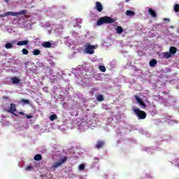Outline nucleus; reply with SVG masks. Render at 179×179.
Instances as JSON below:
<instances>
[{"label": "nucleus", "instance_id": "19", "mask_svg": "<svg viewBox=\"0 0 179 179\" xmlns=\"http://www.w3.org/2000/svg\"><path fill=\"white\" fill-rule=\"evenodd\" d=\"M150 66H155L157 64V60L153 59L150 61Z\"/></svg>", "mask_w": 179, "mask_h": 179}, {"label": "nucleus", "instance_id": "5", "mask_svg": "<svg viewBox=\"0 0 179 179\" xmlns=\"http://www.w3.org/2000/svg\"><path fill=\"white\" fill-rule=\"evenodd\" d=\"M106 142L104 141L99 140L96 142V144L95 145V149H102V148H104Z\"/></svg>", "mask_w": 179, "mask_h": 179}, {"label": "nucleus", "instance_id": "25", "mask_svg": "<svg viewBox=\"0 0 179 179\" xmlns=\"http://www.w3.org/2000/svg\"><path fill=\"white\" fill-rule=\"evenodd\" d=\"M57 118H58V116H57L55 114H53L50 117V121H54V120H57Z\"/></svg>", "mask_w": 179, "mask_h": 179}, {"label": "nucleus", "instance_id": "3", "mask_svg": "<svg viewBox=\"0 0 179 179\" xmlns=\"http://www.w3.org/2000/svg\"><path fill=\"white\" fill-rule=\"evenodd\" d=\"M95 48L96 47L94 45H92L89 43L85 44V52L87 54H90V55H92V54H94Z\"/></svg>", "mask_w": 179, "mask_h": 179}, {"label": "nucleus", "instance_id": "1", "mask_svg": "<svg viewBox=\"0 0 179 179\" xmlns=\"http://www.w3.org/2000/svg\"><path fill=\"white\" fill-rule=\"evenodd\" d=\"M114 22H115V20H114V19L111 18V17H108V16H104V17H100L97 22H96V24L97 26H101V24H110L111 23H114Z\"/></svg>", "mask_w": 179, "mask_h": 179}, {"label": "nucleus", "instance_id": "29", "mask_svg": "<svg viewBox=\"0 0 179 179\" xmlns=\"http://www.w3.org/2000/svg\"><path fill=\"white\" fill-rule=\"evenodd\" d=\"M79 170L83 171L85 169V164H81L78 166Z\"/></svg>", "mask_w": 179, "mask_h": 179}, {"label": "nucleus", "instance_id": "38", "mask_svg": "<svg viewBox=\"0 0 179 179\" xmlns=\"http://www.w3.org/2000/svg\"><path fill=\"white\" fill-rule=\"evenodd\" d=\"M128 1H129V0H126L127 2H128Z\"/></svg>", "mask_w": 179, "mask_h": 179}, {"label": "nucleus", "instance_id": "32", "mask_svg": "<svg viewBox=\"0 0 179 179\" xmlns=\"http://www.w3.org/2000/svg\"><path fill=\"white\" fill-rule=\"evenodd\" d=\"M66 157H64L62 160H61V162H59L60 163H62V164H63V163H64L66 161Z\"/></svg>", "mask_w": 179, "mask_h": 179}, {"label": "nucleus", "instance_id": "24", "mask_svg": "<svg viewBox=\"0 0 179 179\" xmlns=\"http://www.w3.org/2000/svg\"><path fill=\"white\" fill-rule=\"evenodd\" d=\"M173 10L176 13L179 12V4L178 3L175 4V6L173 7Z\"/></svg>", "mask_w": 179, "mask_h": 179}, {"label": "nucleus", "instance_id": "2", "mask_svg": "<svg viewBox=\"0 0 179 179\" xmlns=\"http://www.w3.org/2000/svg\"><path fill=\"white\" fill-rule=\"evenodd\" d=\"M133 111L135 113V115L137 117L138 120H145L148 116L146 112L143 110H141V109L138 108H133Z\"/></svg>", "mask_w": 179, "mask_h": 179}, {"label": "nucleus", "instance_id": "28", "mask_svg": "<svg viewBox=\"0 0 179 179\" xmlns=\"http://www.w3.org/2000/svg\"><path fill=\"white\" fill-rule=\"evenodd\" d=\"M22 103H24V104H30V101L27 99H21Z\"/></svg>", "mask_w": 179, "mask_h": 179}, {"label": "nucleus", "instance_id": "11", "mask_svg": "<svg viewBox=\"0 0 179 179\" xmlns=\"http://www.w3.org/2000/svg\"><path fill=\"white\" fill-rule=\"evenodd\" d=\"M169 52L171 54V55H174L175 54L177 53V48L174 46H171L169 49Z\"/></svg>", "mask_w": 179, "mask_h": 179}, {"label": "nucleus", "instance_id": "21", "mask_svg": "<svg viewBox=\"0 0 179 179\" xmlns=\"http://www.w3.org/2000/svg\"><path fill=\"white\" fill-rule=\"evenodd\" d=\"M5 48H6V50L13 48V45L10 43H7L5 44Z\"/></svg>", "mask_w": 179, "mask_h": 179}, {"label": "nucleus", "instance_id": "35", "mask_svg": "<svg viewBox=\"0 0 179 179\" xmlns=\"http://www.w3.org/2000/svg\"><path fill=\"white\" fill-rule=\"evenodd\" d=\"M164 20L167 21V22H170V19H169V18H164Z\"/></svg>", "mask_w": 179, "mask_h": 179}, {"label": "nucleus", "instance_id": "6", "mask_svg": "<svg viewBox=\"0 0 179 179\" xmlns=\"http://www.w3.org/2000/svg\"><path fill=\"white\" fill-rule=\"evenodd\" d=\"M97 12H102L103 11V4L100 3L99 1H96L95 3V8H94Z\"/></svg>", "mask_w": 179, "mask_h": 179}, {"label": "nucleus", "instance_id": "37", "mask_svg": "<svg viewBox=\"0 0 179 179\" xmlns=\"http://www.w3.org/2000/svg\"><path fill=\"white\" fill-rule=\"evenodd\" d=\"M4 2H6V3H8V2H9V0H3Z\"/></svg>", "mask_w": 179, "mask_h": 179}, {"label": "nucleus", "instance_id": "18", "mask_svg": "<svg viewBox=\"0 0 179 179\" xmlns=\"http://www.w3.org/2000/svg\"><path fill=\"white\" fill-rule=\"evenodd\" d=\"M126 15L127 16H135V12L128 10L126 11Z\"/></svg>", "mask_w": 179, "mask_h": 179}, {"label": "nucleus", "instance_id": "22", "mask_svg": "<svg viewBox=\"0 0 179 179\" xmlns=\"http://www.w3.org/2000/svg\"><path fill=\"white\" fill-rule=\"evenodd\" d=\"M62 163L60 162H55V164H53L52 169H57V167H59V166H62Z\"/></svg>", "mask_w": 179, "mask_h": 179}, {"label": "nucleus", "instance_id": "14", "mask_svg": "<svg viewBox=\"0 0 179 179\" xmlns=\"http://www.w3.org/2000/svg\"><path fill=\"white\" fill-rule=\"evenodd\" d=\"M34 160H36V162H40V160H43V156H41V155L40 154H36L34 157Z\"/></svg>", "mask_w": 179, "mask_h": 179}, {"label": "nucleus", "instance_id": "30", "mask_svg": "<svg viewBox=\"0 0 179 179\" xmlns=\"http://www.w3.org/2000/svg\"><path fill=\"white\" fill-rule=\"evenodd\" d=\"M100 159L97 157H94V162H92L93 164H96V163H99Z\"/></svg>", "mask_w": 179, "mask_h": 179}, {"label": "nucleus", "instance_id": "16", "mask_svg": "<svg viewBox=\"0 0 179 179\" xmlns=\"http://www.w3.org/2000/svg\"><path fill=\"white\" fill-rule=\"evenodd\" d=\"M42 46L44 48H51V43L50 42H44L42 43Z\"/></svg>", "mask_w": 179, "mask_h": 179}, {"label": "nucleus", "instance_id": "26", "mask_svg": "<svg viewBox=\"0 0 179 179\" xmlns=\"http://www.w3.org/2000/svg\"><path fill=\"white\" fill-rule=\"evenodd\" d=\"M23 55H29V50L26 48H23L22 50Z\"/></svg>", "mask_w": 179, "mask_h": 179}, {"label": "nucleus", "instance_id": "15", "mask_svg": "<svg viewBox=\"0 0 179 179\" xmlns=\"http://www.w3.org/2000/svg\"><path fill=\"white\" fill-rule=\"evenodd\" d=\"M116 31L117 34H122V31H124V29H122V27L118 26L116 27Z\"/></svg>", "mask_w": 179, "mask_h": 179}, {"label": "nucleus", "instance_id": "23", "mask_svg": "<svg viewBox=\"0 0 179 179\" xmlns=\"http://www.w3.org/2000/svg\"><path fill=\"white\" fill-rule=\"evenodd\" d=\"M32 52L34 55H40V54H41V51L38 49L34 50Z\"/></svg>", "mask_w": 179, "mask_h": 179}, {"label": "nucleus", "instance_id": "4", "mask_svg": "<svg viewBox=\"0 0 179 179\" xmlns=\"http://www.w3.org/2000/svg\"><path fill=\"white\" fill-rule=\"evenodd\" d=\"M4 111L6 113H10L11 114H14V115H16L14 113L16 112V104L15 103H10V108H4Z\"/></svg>", "mask_w": 179, "mask_h": 179}, {"label": "nucleus", "instance_id": "36", "mask_svg": "<svg viewBox=\"0 0 179 179\" xmlns=\"http://www.w3.org/2000/svg\"><path fill=\"white\" fill-rule=\"evenodd\" d=\"M19 114H20V115H24V113H23V112H19Z\"/></svg>", "mask_w": 179, "mask_h": 179}, {"label": "nucleus", "instance_id": "27", "mask_svg": "<svg viewBox=\"0 0 179 179\" xmlns=\"http://www.w3.org/2000/svg\"><path fill=\"white\" fill-rule=\"evenodd\" d=\"M99 71H101V72H106V66H99Z\"/></svg>", "mask_w": 179, "mask_h": 179}, {"label": "nucleus", "instance_id": "17", "mask_svg": "<svg viewBox=\"0 0 179 179\" xmlns=\"http://www.w3.org/2000/svg\"><path fill=\"white\" fill-rule=\"evenodd\" d=\"M10 15L13 16V12L8 11L4 14L1 15L0 17H6V16H10Z\"/></svg>", "mask_w": 179, "mask_h": 179}, {"label": "nucleus", "instance_id": "7", "mask_svg": "<svg viewBox=\"0 0 179 179\" xmlns=\"http://www.w3.org/2000/svg\"><path fill=\"white\" fill-rule=\"evenodd\" d=\"M135 99L137 101V103H138L140 104V106H142V107H143V108H146V104L145 103V102L143 101H142V99L141 98H139L138 96H135Z\"/></svg>", "mask_w": 179, "mask_h": 179}, {"label": "nucleus", "instance_id": "10", "mask_svg": "<svg viewBox=\"0 0 179 179\" xmlns=\"http://www.w3.org/2000/svg\"><path fill=\"white\" fill-rule=\"evenodd\" d=\"M29 44V40H25V41H20L17 43V45H27Z\"/></svg>", "mask_w": 179, "mask_h": 179}, {"label": "nucleus", "instance_id": "12", "mask_svg": "<svg viewBox=\"0 0 179 179\" xmlns=\"http://www.w3.org/2000/svg\"><path fill=\"white\" fill-rule=\"evenodd\" d=\"M148 13L152 17H156L157 16V14L156 13V11L152 8H148Z\"/></svg>", "mask_w": 179, "mask_h": 179}, {"label": "nucleus", "instance_id": "8", "mask_svg": "<svg viewBox=\"0 0 179 179\" xmlns=\"http://www.w3.org/2000/svg\"><path fill=\"white\" fill-rule=\"evenodd\" d=\"M10 80L13 85H19V83H20V79L17 77H13Z\"/></svg>", "mask_w": 179, "mask_h": 179}, {"label": "nucleus", "instance_id": "9", "mask_svg": "<svg viewBox=\"0 0 179 179\" xmlns=\"http://www.w3.org/2000/svg\"><path fill=\"white\" fill-rule=\"evenodd\" d=\"M26 13H27V10H22L20 12L13 13V16H19V15H26Z\"/></svg>", "mask_w": 179, "mask_h": 179}, {"label": "nucleus", "instance_id": "33", "mask_svg": "<svg viewBox=\"0 0 179 179\" xmlns=\"http://www.w3.org/2000/svg\"><path fill=\"white\" fill-rule=\"evenodd\" d=\"M3 100H8V101H10V98L9 96H3Z\"/></svg>", "mask_w": 179, "mask_h": 179}, {"label": "nucleus", "instance_id": "20", "mask_svg": "<svg viewBox=\"0 0 179 179\" xmlns=\"http://www.w3.org/2000/svg\"><path fill=\"white\" fill-rule=\"evenodd\" d=\"M97 101H104V96L101 94H99L96 96Z\"/></svg>", "mask_w": 179, "mask_h": 179}, {"label": "nucleus", "instance_id": "13", "mask_svg": "<svg viewBox=\"0 0 179 179\" xmlns=\"http://www.w3.org/2000/svg\"><path fill=\"white\" fill-rule=\"evenodd\" d=\"M172 55L170 53V52H165L163 53V57L166 58V59H169V58H171Z\"/></svg>", "mask_w": 179, "mask_h": 179}, {"label": "nucleus", "instance_id": "31", "mask_svg": "<svg viewBox=\"0 0 179 179\" xmlns=\"http://www.w3.org/2000/svg\"><path fill=\"white\" fill-rule=\"evenodd\" d=\"M26 171H30V170H33V167L31 166H28L25 168Z\"/></svg>", "mask_w": 179, "mask_h": 179}, {"label": "nucleus", "instance_id": "34", "mask_svg": "<svg viewBox=\"0 0 179 179\" xmlns=\"http://www.w3.org/2000/svg\"><path fill=\"white\" fill-rule=\"evenodd\" d=\"M26 118H27L28 120H30V118H33V115H27Z\"/></svg>", "mask_w": 179, "mask_h": 179}]
</instances>
